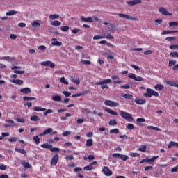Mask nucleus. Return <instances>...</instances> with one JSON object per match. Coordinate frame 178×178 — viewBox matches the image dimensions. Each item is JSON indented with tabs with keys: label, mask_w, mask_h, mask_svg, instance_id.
I'll list each match as a JSON object with an SVG mask.
<instances>
[{
	"label": "nucleus",
	"mask_w": 178,
	"mask_h": 178,
	"mask_svg": "<svg viewBox=\"0 0 178 178\" xmlns=\"http://www.w3.org/2000/svg\"><path fill=\"white\" fill-rule=\"evenodd\" d=\"M108 83H112V79H104L103 81H99V82H97L95 83L96 86H101V88L102 90H105V88H109V86H108Z\"/></svg>",
	"instance_id": "obj_1"
},
{
	"label": "nucleus",
	"mask_w": 178,
	"mask_h": 178,
	"mask_svg": "<svg viewBox=\"0 0 178 178\" xmlns=\"http://www.w3.org/2000/svg\"><path fill=\"white\" fill-rule=\"evenodd\" d=\"M120 116L127 122H133L134 118H133V115L123 111H120Z\"/></svg>",
	"instance_id": "obj_2"
},
{
	"label": "nucleus",
	"mask_w": 178,
	"mask_h": 178,
	"mask_svg": "<svg viewBox=\"0 0 178 178\" xmlns=\"http://www.w3.org/2000/svg\"><path fill=\"white\" fill-rule=\"evenodd\" d=\"M147 92L144 93V97L146 98H151V97H159V93L156 92L155 90L151 89V88H147L146 90Z\"/></svg>",
	"instance_id": "obj_3"
},
{
	"label": "nucleus",
	"mask_w": 178,
	"mask_h": 178,
	"mask_svg": "<svg viewBox=\"0 0 178 178\" xmlns=\"http://www.w3.org/2000/svg\"><path fill=\"white\" fill-rule=\"evenodd\" d=\"M118 16H119L122 19H126L127 20H131L132 22H137V20H138V18H137L136 17H131L127 14L118 13Z\"/></svg>",
	"instance_id": "obj_4"
},
{
	"label": "nucleus",
	"mask_w": 178,
	"mask_h": 178,
	"mask_svg": "<svg viewBox=\"0 0 178 178\" xmlns=\"http://www.w3.org/2000/svg\"><path fill=\"white\" fill-rule=\"evenodd\" d=\"M104 105H106V106H111V108H115V106H119V103L111 101V100H105Z\"/></svg>",
	"instance_id": "obj_5"
},
{
	"label": "nucleus",
	"mask_w": 178,
	"mask_h": 178,
	"mask_svg": "<svg viewBox=\"0 0 178 178\" xmlns=\"http://www.w3.org/2000/svg\"><path fill=\"white\" fill-rule=\"evenodd\" d=\"M129 79H131L132 80H134L135 81H143L144 79L141 76H138L136 75V74L129 73L128 75Z\"/></svg>",
	"instance_id": "obj_6"
},
{
	"label": "nucleus",
	"mask_w": 178,
	"mask_h": 178,
	"mask_svg": "<svg viewBox=\"0 0 178 178\" xmlns=\"http://www.w3.org/2000/svg\"><path fill=\"white\" fill-rule=\"evenodd\" d=\"M159 12H160V13H161V15H163L164 16H172L173 15L168 11V10L164 7H160L159 8Z\"/></svg>",
	"instance_id": "obj_7"
},
{
	"label": "nucleus",
	"mask_w": 178,
	"mask_h": 178,
	"mask_svg": "<svg viewBox=\"0 0 178 178\" xmlns=\"http://www.w3.org/2000/svg\"><path fill=\"white\" fill-rule=\"evenodd\" d=\"M51 41V47H62V42L58 41V39L52 38Z\"/></svg>",
	"instance_id": "obj_8"
},
{
	"label": "nucleus",
	"mask_w": 178,
	"mask_h": 178,
	"mask_svg": "<svg viewBox=\"0 0 178 178\" xmlns=\"http://www.w3.org/2000/svg\"><path fill=\"white\" fill-rule=\"evenodd\" d=\"M11 69L12 70H14V73H16L17 74H24V73H26L24 70H17L19 69H22V67L20 66H13Z\"/></svg>",
	"instance_id": "obj_9"
},
{
	"label": "nucleus",
	"mask_w": 178,
	"mask_h": 178,
	"mask_svg": "<svg viewBox=\"0 0 178 178\" xmlns=\"http://www.w3.org/2000/svg\"><path fill=\"white\" fill-rule=\"evenodd\" d=\"M6 124H4V127L8 129L9 127H13L15 126V121L12 120H6Z\"/></svg>",
	"instance_id": "obj_10"
},
{
	"label": "nucleus",
	"mask_w": 178,
	"mask_h": 178,
	"mask_svg": "<svg viewBox=\"0 0 178 178\" xmlns=\"http://www.w3.org/2000/svg\"><path fill=\"white\" fill-rule=\"evenodd\" d=\"M40 65L42 66H49L50 67H51V69H54V67H55V63H52V61L42 62Z\"/></svg>",
	"instance_id": "obj_11"
},
{
	"label": "nucleus",
	"mask_w": 178,
	"mask_h": 178,
	"mask_svg": "<svg viewBox=\"0 0 178 178\" xmlns=\"http://www.w3.org/2000/svg\"><path fill=\"white\" fill-rule=\"evenodd\" d=\"M103 173H104L105 176H112V171L109 170L108 166H104L102 169Z\"/></svg>",
	"instance_id": "obj_12"
},
{
	"label": "nucleus",
	"mask_w": 178,
	"mask_h": 178,
	"mask_svg": "<svg viewBox=\"0 0 178 178\" xmlns=\"http://www.w3.org/2000/svg\"><path fill=\"white\" fill-rule=\"evenodd\" d=\"M58 161H59V155L56 154L51 159V165H52V166H55V165L58 163Z\"/></svg>",
	"instance_id": "obj_13"
},
{
	"label": "nucleus",
	"mask_w": 178,
	"mask_h": 178,
	"mask_svg": "<svg viewBox=\"0 0 178 178\" xmlns=\"http://www.w3.org/2000/svg\"><path fill=\"white\" fill-rule=\"evenodd\" d=\"M94 165H97V161H93L92 163H90L88 165H86L83 168L84 170L86 171H90V170H92V169H94Z\"/></svg>",
	"instance_id": "obj_14"
},
{
	"label": "nucleus",
	"mask_w": 178,
	"mask_h": 178,
	"mask_svg": "<svg viewBox=\"0 0 178 178\" xmlns=\"http://www.w3.org/2000/svg\"><path fill=\"white\" fill-rule=\"evenodd\" d=\"M127 5L129 6H134V5H138V3H141V0H133L127 2Z\"/></svg>",
	"instance_id": "obj_15"
},
{
	"label": "nucleus",
	"mask_w": 178,
	"mask_h": 178,
	"mask_svg": "<svg viewBox=\"0 0 178 178\" xmlns=\"http://www.w3.org/2000/svg\"><path fill=\"white\" fill-rule=\"evenodd\" d=\"M81 22H86V23H92L93 19L92 17H88L87 18L84 17L83 16L80 17Z\"/></svg>",
	"instance_id": "obj_16"
},
{
	"label": "nucleus",
	"mask_w": 178,
	"mask_h": 178,
	"mask_svg": "<svg viewBox=\"0 0 178 178\" xmlns=\"http://www.w3.org/2000/svg\"><path fill=\"white\" fill-rule=\"evenodd\" d=\"M104 111L106 112H107L108 113H110V115H113V116H118V112L113 111V110H112L108 107H106L104 108Z\"/></svg>",
	"instance_id": "obj_17"
},
{
	"label": "nucleus",
	"mask_w": 178,
	"mask_h": 178,
	"mask_svg": "<svg viewBox=\"0 0 178 178\" xmlns=\"http://www.w3.org/2000/svg\"><path fill=\"white\" fill-rule=\"evenodd\" d=\"M173 147H175V148H178V143H176L175 141H170L168 145V149H170V148H173Z\"/></svg>",
	"instance_id": "obj_18"
},
{
	"label": "nucleus",
	"mask_w": 178,
	"mask_h": 178,
	"mask_svg": "<svg viewBox=\"0 0 178 178\" xmlns=\"http://www.w3.org/2000/svg\"><path fill=\"white\" fill-rule=\"evenodd\" d=\"M52 131V128H47L42 134H40V136H47V134H51Z\"/></svg>",
	"instance_id": "obj_19"
},
{
	"label": "nucleus",
	"mask_w": 178,
	"mask_h": 178,
	"mask_svg": "<svg viewBox=\"0 0 178 178\" xmlns=\"http://www.w3.org/2000/svg\"><path fill=\"white\" fill-rule=\"evenodd\" d=\"M145 102H147L145 99H138V98L135 99V104H137V105H144Z\"/></svg>",
	"instance_id": "obj_20"
},
{
	"label": "nucleus",
	"mask_w": 178,
	"mask_h": 178,
	"mask_svg": "<svg viewBox=\"0 0 178 178\" xmlns=\"http://www.w3.org/2000/svg\"><path fill=\"white\" fill-rule=\"evenodd\" d=\"M20 92H22V94H30L31 89L30 88H24L20 90Z\"/></svg>",
	"instance_id": "obj_21"
},
{
	"label": "nucleus",
	"mask_w": 178,
	"mask_h": 178,
	"mask_svg": "<svg viewBox=\"0 0 178 178\" xmlns=\"http://www.w3.org/2000/svg\"><path fill=\"white\" fill-rule=\"evenodd\" d=\"M33 111H35V112H45L47 109L41 106H35L33 107Z\"/></svg>",
	"instance_id": "obj_22"
},
{
	"label": "nucleus",
	"mask_w": 178,
	"mask_h": 178,
	"mask_svg": "<svg viewBox=\"0 0 178 178\" xmlns=\"http://www.w3.org/2000/svg\"><path fill=\"white\" fill-rule=\"evenodd\" d=\"M41 26V24H40V22H38V21L35 20V21H33L32 23H31V26L33 28V29H38V27H40Z\"/></svg>",
	"instance_id": "obj_23"
},
{
	"label": "nucleus",
	"mask_w": 178,
	"mask_h": 178,
	"mask_svg": "<svg viewBox=\"0 0 178 178\" xmlns=\"http://www.w3.org/2000/svg\"><path fill=\"white\" fill-rule=\"evenodd\" d=\"M52 99L56 102H60L62 101V97L58 95H56L52 97Z\"/></svg>",
	"instance_id": "obj_24"
},
{
	"label": "nucleus",
	"mask_w": 178,
	"mask_h": 178,
	"mask_svg": "<svg viewBox=\"0 0 178 178\" xmlns=\"http://www.w3.org/2000/svg\"><path fill=\"white\" fill-rule=\"evenodd\" d=\"M70 81L74 83V84H76V86H79L80 84V79H74V77L71 76L70 77Z\"/></svg>",
	"instance_id": "obj_25"
},
{
	"label": "nucleus",
	"mask_w": 178,
	"mask_h": 178,
	"mask_svg": "<svg viewBox=\"0 0 178 178\" xmlns=\"http://www.w3.org/2000/svg\"><path fill=\"white\" fill-rule=\"evenodd\" d=\"M11 83H14V84H17L18 86H22V84H23V81L20 80V79H12L10 80Z\"/></svg>",
	"instance_id": "obj_26"
},
{
	"label": "nucleus",
	"mask_w": 178,
	"mask_h": 178,
	"mask_svg": "<svg viewBox=\"0 0 178 178\" xmlns=\"http://www.w3.org/2000/svg\"><path fill=\"white\" fill-rule=\"evenodd\" d=\"M172 33H178V31H163L161 35H166V34H172Z\"/></svg>",
	"instance_id": "obj_27"
},
{
	"label": "nucleus",
	"mask_w": 178,
	"mask_h": 178,
	"mask_svg": "<svg viewBox=\"0 0 178 178\" xmlns=\"http://www.w3.org/2000/svg\"><path fill=\"white\" fill-rule=\"evenodd\" d=\"M51 26H54L55 27H59L62 25V22L59 21H54L50 23Z\"/></svg>",
	"instance_id": "obj_28"
},
{
	"label": "nucleus",
	"mask_w": 178,
	"mask_h": 178,
	"mask_svg": "<svg viewBox=\"0 0 178 178\" xmlns=\"http://www.w3.org/2000/svg\"><path fill=\"white\" fill-rule=\"evenodd\" d=\"M6 16H15V15H17V11L16 10H10L6 12Z\"/></svg>",
	"instance_id": "obj_29"
},
{
	"label": "nucleus",
	"mask_w": 178,
	"mask_h": 178,
	"mask_svg": "<svg viewBox=\"0 0 178 178\" xmlns=\"http://www.w3.org/2000/svg\"><path fill=\"white\" fill-rule=\"evenodd\" d=\"M122 97L125 98V99H133V95L131 94H123Z\"/></svg>",
	"instance_id": "obj_30"
},
{
	"label": "nucleus",
	"mask_w": 178,
	"mask_h": 178,
	"mask_svg": "<svg viewBox=\"0 0 178 178\" xmlns=\"http://www.w3.org/2000/svg\"><path fill=\"white\" fill-rule=\"evenodd\" d=\"M154 88L157 91H161V90H163L165 88V87H163V85L159 84V85H156L154 86Z\"/></svg>",
	"instance_id": "obj_31"
},
{
	"label": "nucleus",
	"mask_w": 178,
	"mask_h": 178,
	"mask_svg": "<svg viewBox=\"0 0 178 178\" xmlns=\"http://www.w3.org/2000/svg\"><path fill=\"white\" fill-rule=\"evenodd\" d=\"M15 151H16L17 152H19V154H22L23 155H26V150H24V149H19L17 147L15 148Z\"/></svg>",
	"instance_id": "obj_32"
},
{
	"label": "nucleus",
	"mask_w": 178,
	"mask_h": 178,
	"mask_svg": "<svg viewBox=\"0 0 178 178\" xmlns=\"http://www.w3.org/2000/svg\"><path fill=\"white\" fill-rule=\"evenodd\" d=\"M40 147L41 148H44L45 149H51V148H52V145L49 144H42Z\"/></svg>",
	"instance_id": "obj_33"
},
{
	"label": "nucleus",
	"mask_w": 178,
	"mask_h": 178,
	"mask_svg": "<svg viewBox=\"0 0 178 178\" xmlns=\"http://www.w3.org/2000/svg\"><path fill=\"white\" fill-rule=\"evenodd\" d=\"M138 151H140L141 152H145L147 151V146L145 145H141L138 148Z\"/></svg>",
	"instance_id": "obj_34"
},
{
	"label": "nucleus",
	"mask_w": 178,
	"mask_h": 178,
	"mask_svg": "<svg viewBox=\"0 0 178 178\" xmlns=\"http://www.w3.org/2000/svg\"><path fill=\"white\" fill-rule=\"evenodd\" d=\"M31 120H32V122H38V120H40V117L38 115H32L31 117Z\"/></svg>",
	"instance_id": "obj_35"
},
{
	"label": "nucleus",
	"mask_w": 178,
	"mask_h": 178,
	"mask_svg": "<svg viewBox=\"0 0 178 178\" xmlns=\"http://www.w3.org/2000/svg\"><path fill=\"white\" fill-rule=\"evenodd\" d=\"M35 99H37V98L30 97H23L24 101H35Z\"/></svg>",
	"instance_id": "obj_36"
},
{
	"label": "nucleus",
	"mask_w": 178,
	"mask_h": 178,
	"mask_svg": "<svg viewBox=\"0 0 178 178\" xmlns=\"http://www.w3.org/2000/svg\"><path fill=\"white\" fill-rule=\"evenodd\" d=\"M109 126H116L118 121L116 120H111L108 122Z\"/></svg>",
	"instance_id": "obj_37"
},
{
	"label": "nucleus",
	"mask_w": 178,
	"mask_h": 178,
	"mask_svg": "<svg viewBox=\"0 0 178 178\" xmlns=\"http://www.w3.org/2000/svg\"><path fill=\"white\" fill-rule=\"evenodd\" d=\"M60 81L63 84H65V86H68L69 85V82H67L66 81V79H65V76L61 77L60 79Z\"/></svg>",
	"instance_id": "obj_38"
},
{
	"label": "nucleus",
	"mask_w": 178,
	"mask_h": 178,
	"mask_svg": "<svg viewBox=\"0 0 178 178\" xmlns=\"http://www.w3.org/2000/svg\"><path fill=\"white\" fill-rule=\"evenodd\" d=\"M167 84H169V86H172V87H178V83L175 81H168Z\"/></svg>",
	"instance_id": "obj_39"
},
{
	"label": "nucleus",
	"mask_w": 178,
	"mask_h": 178,
	"mask_svg": "<svg viewBox=\"0 0 178 178\" xmlns=\"http://www.w3.org/2000/svg\"><path fill=\"white\" fill-rule=\"evenodd\" d=\"M49 19H51L52 20H54V19H59V15L58 14H53L49 15Z\"/></svg>",
	"instance_id": "obj_40"
},
{
	"label": "nucleus",
	"mask_w": 178,
	"mask_h": 178,
	"mask_svg": "<svg viewBox=\"0 0 178 178\" xmlns=\"http://www.w3.org/2000/svg\"><path fill=\"white\" fill-rule=\"evenodd\" d=\"M50 151H51V152H59V151H60V149H59L58 147H54L51 145V147L50 148Z\"/></svg>",
	"instance_id": "obj_41"
},
{
	"label": "nucleus",
	"mask_w": 178,
	"mask_h": 178,
	"mask_svg": "<svg viewBox=\"0 0 178 178\" xmlns=\"http://www.w3.org/2000/svg\"><path fill=\"white\" fill-rule=\"evenodd\" d=\"M147 129L149 130H150V129H151L152 130H156L157 131H161V129H159V128H158L156 127H154V126H148Z\"/></svg>",
	"instance_id": "obj_42"
},
{
	"label": "nucleus",
	"mask_w": 178,
	"mask_h": 178,
	"mask_svg": "<svg viewBox=\"0 0 178 178\" xmlns=\"http://www.w3.org/2000/svg\"><path fill=\"white\" fill-rule=\"evenodd\" d=\"M86 147H92V139H88L86 140Z\"/></svg>",
	"instance_id": "obj_43"
},
{
	"label": "nucleus",
	"mask_w": 178,
	"mask_h": 178,
	"mask_svg": "<svg viewBox=\"0 0 178 178\" xmlns=\"http://www.w3.org/2000/svg\"><path fill=\"white\" fill-rule=\"evenodd\" d=\"M110 133H111V134H118L119 129L117 128L113 129L110 130Z\"/></svg>",
	"instance_id": "obj_44"
},
{
	"label": "nucleus",
	"mask_w": 178,
	"mask_h": 178,
	"mask_svg": "<svg viewBox=\"0 0 178 178\" xmlns=\"http://www.w3.org/2000/svg\"><path fill=\"white\" fill-rule=\"evenodd\" d=\"M177 62L175 60H169V64L168 66L169 67H171V66H175V65H176Z\"/></svg>",
	"instance_id": "obj_45"
},
{
	"label": "nucleus",
	"mask_w": 178,
	"mask_h": 178,
	"mask_svg": "<svg viewBox=\"0 0 178 178\" xmlns=\"http://www.w3.org/2000/svg\"><path fill=\"white\" fill-rule=\"evenodd\" d=\"M120 159H121L122 161H127V159H129V156L127 155L121 154Z\"/></svg>",
	"instance_id": "obj_46"
},
{
	"label": "nucleus",
	"mask_w": 178,
	"mask_h": 178,
	"mask_svg": "<svg viewBox=\"0 0 178 178\" xmlns=\"http://www.w3.org/2000/svg\"><path fill=\"white\" fill-rule=\"evenodd\" d=\"M15 120L19 123H24L26 122V120H24L23 118H17Z\"/></svg>",
	"instance_id": "obj_47"
},
{
	"label": "nucleus",
	"mask_w": 178,
	"mask_h": 178,
	"mask_svg": "<svg viewBox=\"0 0 178 178\" xmlns=\"http://www.w3.org/2000/svg\"><path fill=\"white\" fill-rule=\"evenodd\" d=\"M170 49H172V51H178V44H172L170 46Z\"/></svg>",
	"instance_id": "obj_48"
},
{
	"label": "nucleus",
	"mask_w": 178,
	"mask_h": 178,
	"mask_svg": "<svg viewBox=\"0 0 178 178\" xmlns=\"http://www.w3.org/2000/svg\"><path fill=\"white\" fill-rule=\"evenodd\" d=\"M22 166H24V168H31V166L30 165L29 162L22 161Z\"/></svg>",
	"instance_id": "obj_49"
},
{
	"label": "nucleus",
	"mask_w": 178,
	"mask_h": 178,
	"mask_svg": "<svg viewBox=\"0 0 178 178\" xmlns=\"http://www.w3.org/2000/svg\"><path fill=\"white\" fill-rule=\"evenodd\" d=\"M0 60H8L9 62L10 60H12V58H10V56H3V57H1Z\"/></svg>",
	"instance_id": "obj_50"
},
{
	"label": "nucleus",
	"mask_w": 178,
	"mask_h": 178,
	"mask_svg": "<svg viewBox=\"0 0 178 178\" xmlns=\"http://www.w3.org/2000/svg\"><path fill=\"white\" fill-rule=\"evenodd\" d=\"M136 122L137 123H145V118H137Z\"/></svg>",
	"instance_id": "obj_51"
},
{
	"label": "nucleus",
	"mask_w": 178,
	"mask_h": 178,
	"mask_svg": "<svg viewBox=\"0 0 178 178\" xmlns=\"http://www.w3.org/2000/svg\"><path fill=\"white\" fill-rule=\"evenodd\" d=\"M168 25L170 26V27L178 26V22H169Z\"/></svg>",
	"instance_id": "obj_52"
},
{
	"label": "nucleus",
	"mask_w": 178,
	"mask_h": 178,
	"mask_svg": "<svg viewBox=\"0 0 178 178\" xmlns=\"http://www.w3.org/2000/svg\"><path fill=\"white\" fill-rule=\"evenodd\" d=\"M33 140H34L35 144H37V145L40 144V138L38 137V136H34Z\"/></svg>",
	"instance_id": "obj_53"
},
{
	"label": "nucleus",
	"mask_w": 178,
	"mask_h": 178,
	"mask_svg": "<svg viewBox=\"0 0 178 178\" xmlns=\"http://www.w3.org/2000/svg\"><path fill=\"white\" fill-rule=\"evenodd\" d=\"M81 63L82 65H91V61L90 60H81Z\"/></svg>",
	"instance_id": "obj_54"
},
{
	"label": "nucleus",
	"mask_w": 178,
	"mask_h": 178,
	"mask_svg": "<svg viewBox=\"0 0 178 178\" xmlns=\"http://www.w3.org/2000/svg\"><path fill=\"white\" fill-rule=\"evenodd\" d=\"M81 112L83 115H88L90 113V111L87 108H81Z\"/></svg>",
	"instance_id": "obj_55"
},
{
	"label": "nucleus",
	"mask_w": 178,
	"mask_h": 178,
	"mask_svg": "<svg viewBox=\"0 0 178 178\" xmlns=\"http://www.w3.org/2000/svg\"><path fill=\"white\" fill-rule=\"evenodd\" d=\"M65 159H67V161H73V159H74V157L72 155H67L65 156Z\"/></svg>",
	"instance_id": "obj_56"
},
{
	"label": "nucleus",
	"mask_w": 178,
	"mask_h": 178,
	"mask_svg": "<svg viewBox=\"0 0 178 178\" xmlns=\"http://www.w3.org/2000/svg\"><path fill=\"white\" fill-rule=\"evenodd\" d=\"M61 31H64V33H66V31H69V26H62L60 28Z\"/></svg>",
	"instance_id": "obj_57"
},
{
	"label": "nucleus",
	"mask_w": 178,
	"mask_h": 178,
	"mask_svg": "<svg viewBox=\"0 0 178 178\" xmlns=\"http://www.w3.org/2000/svg\"><path fill=\"white\" fill-rule=\"evenodd\" d=\"M166 41H175L176 40V37H167L165 38Z\"/></svg>",
	"instance_id": "obj_58"
},
{
	"label": "nucleus",
	"mask_w": 178,
	"mask_h": 178,
	"mask_svg": "<svg viewBox=\"0 0 178 178\" xmlns=\"http://www.w3.org/2000/svg\"><path fill=\"white\" fill-rule=\"evenodd\" d=\"M8 141L10 143H16V141H17V138L16 137L10 138L8 139Z\"/></svg>",
	"instance_id": "obj_59"
},
{
	"label": "nucleus",
	"mask_w": 178,
	"mask_h": 178,
	"mask_svg": "<svg viewBox=\"0 0 178 178\" xmlns=\"http://www.w3.org/2000/svg\"><path fill=\"white\" fill-rule=\"evenodd\" d=\"M102 38H105V36L95 35L93 37V40H102Z\"/></svg>",
	"instance_id": "obj_60"
},
{
	"label": "nucleus",
	"mask_w": 178,
	"mask_h": 178,
	"mask_svg": "<svg viewBox=\"0 0 178 178\" xmlns=\"http://www.w3.org/2000/svg\"><path fill=\"white\" fill-rule=\"evenodd\" d=\"M120 87H121V88H123L124 90H129V88H130V85H129V84L122 85Z\"/></svg>",
	"instance_id": "obj_61"
},
{
	"label": "nucleus",
	"mask_w": 178,
	"mask_h": 178,
	"mask_svg": "<svg viewBox=\"0 0 178 178\" xmlns=\"http://www.w3.org/2000/svg\"><path fill=\"white\" fill-rule=\"evenodd\" d=\"M154 23H155V26H159V24H162V19H156L154 21Z\"/></svg>",
	"instance_id": "obj_62"
},
{
	"label": "nucleus",
	"mask_w": 178,
	"mask_h": 178,
	"mask_svg": "<svg viewBox=\"0 0 178 178\" xmlns=\"http://www.w3.org/2000/svg\"><path fill=\"white\" fill-rule=\"evenodd\" d=\"M172 58H178V53L177 52H172L170 54Z\"/></svg>",
	"instance_id": "obj_63"
},
{
	"label": "nucleus",
	"mask_w": 178,
	"mask_h": 178,
	"mask_svg": "<svg viewBox=\"0 0 178 178\" xmlns=\"http://www.w3.org/2000/svg\"><path fill=\"white\" fill-rule=\"evenodd\" d=\"M6 165L5 164H0V170H6Z\"/></svg>",
	"instance_id": "obj_64"
}]
</instances>
